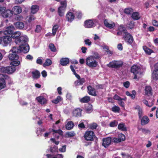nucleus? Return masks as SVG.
Here are the masks:
<instances>
[{
  "mask_svg": "<svg viewBox=\"0 0 158 158\" xmlns=\"http://www.w3.org/2000/svg\"><path fill=\"white\" fill-rule=\"evenodd\" d=\"M61 5L58 8V13L59 16L62 17L64 16V12L67 7V2H61Z\"/></svg>",
  "mask_w": 158,
  "mask_h": 158,
  "instance_id": "nucleus-6",
  "label": "nucleus"
},
{
  "mask_svg": "<svg viewBox=\"0 0 158 158\" xmlns=\"http://www.w3.org/2000/svg\"><path fill=\"white\" fill-rule=\"evenodd\" d=\"M135 109H137L138 111V116L139 119H141L143 115V112L142 109L139 106H137L135 108Z\"/></svg>",
  "mask_w": 158,
  "mask_h": 158,
  "instance_id": "nucleus-34",
  "label": "nucleus"
},
{
  "mask_svg": "<svg viewBox=\"0 0 158 158\" xmlns=\"http://www.w3.org/2000/svg\"><path fill=\"white\" fill-rule=\"evenodd\" d=\"M98 125L96 123H93L90 125V128L92 130L96 129Z\"/></svg>",
  "mask_w": 158,
  "mask_h": 158,
  "instance_id": "nucleus-50",
  "label": "nucleus"
},
{
  "mask_svg": "<svg viewBox=\"0 0 158 158\" xmlns=\"http://www.w3.org/2000/svg\"><path fill=\"white\" fill-rule=\"evenodd\" d=\"M79 101L82 103H88L90 101V97L89 96H85L80 99Z\"/></svg>",
  "mask_w": 158,
  "mask_h": 158,
  "instance_id": "nucleus-30",
  "label": "nucleus"
},
{
  "mask_svg": "<svg viewBox=\"0 0 158 158\" xmlns=\"http://www.w3.org/2000/svg\"><path fill=\"white\" fill-rule=\"evenodd\" d=\"M85 82V79L84 78H81L79 79H78L75 81L74 84L76 86L82 85L83 83Z\"/></svg>",
  "mask_w": 158,
  "mask_h": 158,
  "instance_id": "nucleus-27",
  "label": "nucleus"
},
{
  "mask_svg": "<svg viewBox=\"0 0 158 158\" xmlns=\"http://www.w3.org/2000/svg\"><path fill=\"white\" fill-rule=\"evenodd\" d=\"M118 129L122 131H127L126 127L125 126V124L123 123H120L118 124Z\"/></svg>",
  "mask_w": 158,
  "mask_h": 158,
  "instance_id": "nucleus-33",
  "label": "nucleus"
},
{
  "mask_svg": "<svg viewBox=\"0 0 158 158\" xmlns=\"http://www.w3.org/2000/svg\"><path fill=\"white\" fill-rule=\"evenodd\" d=\"M28 40V38L25 36L20 35L19 38L15 40V42L16 44L21 45L26 43Z\"/></svg>",
  "mask_w": 158,
  "mask_h": 158,
  "instance_id": "nucleus-10",
  "label": "nucleus"
},
{
  "mask_svg": "<svg viewBox=\"0 0 158 158\" xmlns=\"http://www.w3.org/2000/svg\"><path fill=\"white\" fill-rule=\"evenodd\" d=\"M152 23L154 26L158 27V21L154 20L152 21Z\"/></svg>",
  "mask_w": 158,
  "mask_h": 158,
  "instance_id": "nucleus-62",
  "label": "nucleus"
},
{
  "mask_svg": "<svg viewBox=\"0 0 158 158\" xmlns=\"http://www.w3.org/2000/svg\"><path fill=\"white\" fill-rule=\"evenodd\" d=\"M112 141L114 143H117L121 142V140L119 139V138L114 137L113 138Z\"/></svg>",
  "mask_w": 158,
  "mask_h": 158,
  "instance_id": "nucleus-58",
  "label": "nucleus"
},
{
  "mask_svg": "<svg viewBox=\"0 0 158 158\" xmlns=\"http://www.w3.org/2000/svg\"><path fill=\"white\" fill-rule=\"evenodd\" d=\"M88 94L91 95L96 96L97 95L95 89L90 85H89L87 87Z\"/></svg>",
  "mask_w": 158,
  "mask_h": 158,
  "instance_id": "nucleus-20",
  "label": "nucleus"
},
{
  "mask_svg": "<svg viewBox=\"0 0 158 158\" xmlns=\"http://www.w3.org/2000/svg\"><path fill=\"white\" fill-rule=\"evenodd\" d=\"M132 94H131L129 91H127L126 92V94L127 95L131 97L132 99H134L135 97L136 92L135 90H133L132 91Z\"/></svg>",
  "mask_w": 158,
  "mask_h": 158,
  "instance_id": "nucleus-37",
  "label": "nucleus"
},
{
  "mask_svg": "<svg viewBox=\"0 0 158 158\" xmlns=\"http://www.w3.org/2000/svg\"><path fill=\"white\" fill-rule=\"evenodd\" d=\"M84 42L85 44L88 46H90L92 44V42L90 41V40L89 39L85 40Z\"/></svg>",
  "mask_w": 158,
  "mask_h": 158,
  "instance_id": "nucleus-57",
  "label": "nucleus"
},
{
  "mask_svg": "<svg viewBox=\"0 0 158 158\" xmlns=\"http://www.w3.org/2000/svg\"><path fill=\"white\" fill-rule=\"evenodd\" d=\"M17 47L21 49V52H23L24 53H27L29 50V46L27 43L21 45L19 47Z\"/></svg>",
  "mask_w": 158,
  "mask_h": 158,
  "instance_id": "nucleus-14",
  "label": "nucleus"
},
{
  "mask_svg": "<svg viewBox=\"0 0 158 158\" xmlns=\"http://www.w3.org/2000/svg\"><path fill=\"white\" fill-rule=\"evenodd\" d=\"M52 61L50 59H47L45 62L43 64V66L44 67L49 66L52 64Z\"/></svg>",
  "mask_w": 158,
  "mask_h": 158,
  "instance_id": "nucleus-40",
  "label": "nucleus"
},
{
  "mask_svg": "<svg viewBox=\"0 0 158 158\" xmlns=\"http://www.w3.org/2000/svg\"><path fill=\"white\" fill-rule=\"evenodd\" d=\"M131 71L134 74H138L140 71V68L137 65H133L131 68Z\"/></svg>",
  "mask_w": 158,
  "mask_h": 158,
  "instance_id": "nucleus-18",
  "label": "nucleus"
},
{
  "mask_svg": "<svg viewBox=\"0 0 158 158\" xmlns=\"http://www.w3.org/2000/svg\"><path fill=\"white\" fill-rule=\"evenodd\" d=\"M84 137L86 140L92 141H94V138L95 137V135L93 131H90L85 132Z\"/></svg>",
  "mask_w": 158,
  "mask_h": 158,
  "instance_id": "nucleus-7",
  "label": "nucleus"
},
{
  "mask_svg": "<svg viewBox=\"0 0 158 158\" xmlns=\"http://www.w3.org/2000/svg\"><path fill=\"white\" fill-rule=\"evenodd\" d=\"M35 19L34 15H30L28 19L27 20L28 22L29 23H31Z\"/></svg>",
  "mask_w": 158,
  "mask_h": 158,
  "instance_id": "nucleus-51",
  "label": "nucleus"
},
{
  "mask_svg": "<svg viewBox=\"0 0 158 158\" xmlns=\"http://www.w3.org/2000/svg\"><path fill=\"white\" fill-rule=\"evenodd\" d=\"M36 99L38 102L41 104L45 105L47 103V100L43 96H39L36 97Z\"/></svg>",
  "mask_w": 158,
  "mask_h": 158,
  "instance_id": "nucleus-25",
  "label": "nucleus"
},
{
  "mask_svg": "<svg viewBox=\"0 0 158 158\" xmlns=\"http://www.w3.org/2000/svg\"><path fill=\"white\" fill-rule=\"evenodd\" d=\"M20 62L19 61L17 60H12V61L10 62V65H12V66L15 67L18 66L20 64Z\"/></svg>",
  "mask_w": 158,
  "mask_h": 158,
  "instance_id": "nucleus-41",
  "label": "nucleus"
},
{
  "mask_svg": "<svg viewBox=\"0 0 158 158\" xmlns=\"http://www.w3.org/2000/svg\"><path fill=\"white\" fill-rule=\"evenodd\" d=\"M75 15L74 14L70 11L68 12L66 15V18L68 22L71 23L74 19Z\"/></svg>",
  "mask_w": 158,
  "mask_h": 158,
  "instance_id": "nucleus-15",
  "label": "nucleus"
},
{
  "mask_svg": "<svg viewBox=\"0 0 158 158\" xmlns=\"http://www.w3.org/2000/svg\"><path fill=\"white\" fill-rule=\"evenodd\" d=\"M123 65V62L121 60H113L107 64V66L112 68L119 69Z\"/></svg>",
  "mask_w": 158,
  "mask_h": 158,
  "instance_id": "nucleus-3",
  "label": "nucleus"
},
{
  "mask_svg": "<svg viewBox=\"0 0 158 158\" xmlns=\"http://www.w3.org/2000/svg\"><path fill=\"white\" fill-rule=\"evenodd\" d=\"M61 97L59 96H58L56 98L52 100V102L55 104H57L61 101Z\"/></svg>",
  "mask_w": 158,
  "mask_h": 158,
  "instance_id": "nucleus-47",
  "label": "nucleus"
},
{
  "mask_svg": "<svg viewBox=\"0 0 158 158\" xmlns=\"http://www.w3.org/2000/svg\"><path fill=\"white\" fill-rule=\"evenodd\" d=\"M143 49L145 52L148 55H150L153 52V50L149 48L146 46H143Z\"/></svg>",
  "mask_w": 158,
  "mask_h": 158,
  "instance_id": "nucleus-32",
  "label": "nucleus"
},
{
  "mask_svg": "<svg viewBox=\"0 0 158 158\" xmlns=\"http://www.w3.org/2000/svg\"><path fill=\"white\" fill-rule=\"evenodd\" d=\"M111 110L114 113L119 112L120 110V108L118 106H115L112 108Z\"/></svg>",
  "mask_w": 158,
  "mask_h": 158,
  "instance_id": "nucleus-44",
  "label": "nucleus"
},
{
  "mask_svg": "<svg viewBox=\"0 0 158 158\" xmlns=\"http://www.w3.org/2000/svg\"><path fill=\"white\" fill-rule=\"evenodd\" d=\"M15 30V28L13 26H10L7 27L6 28V30L4 32L5 35H7L10 36L14 33V31Z\"/></svg>",
  "mask_w": 158,
  "mask_h": 158,
  "instance_id": "nucleus-17",
  "label": "nucleus"
},
{
  "mask_svg": "<svg viewBox=\"0 0 158 158\" xmlns=\"http://www.w3.org/2000/svg\"><path fill=\"white\" fill-rule=\"evenodd\" d=\"M133 9L129 7L124 9V13L128 15H130L133 12Z\"/></svg>",
  "mask_w": 158,
  "mask_h": 158,
  "instance_id": "nucleus-39",
  "label": "nucleus"
},
{
  "mask_svg": "<svg viewBox=\"0 0 158 158\" xmlns=\"http://www.w3.org/2000/svg\"><path fill=\"white\" fill-rule=\"evenodd\" d=\"M96 20L94 19H88L84 22V26L85 27L90 28L95 26L94 23Z\"/></svg>",
  "mask_w": 158,
  "mask_h": 158,
  "instance_id": "nucleus-12",
  "label": "nucleus"
},
{
  "mask_svg": "<svg viewBox=\"0 0 158 158\" xmlns=\"http://www.w3.org/2000/svg\"><path fill=\"white\" fill-rule=\"evenodd\" d=\"M141 124L142 126L148 124L150 121L148 117L146 115L144 116L141 118Z\"/></svg>",
  "mask_w": 158,
  "mask_h": 158,
  "instance_id": "nucleus-21",
  "label": "nucleus"
},
{
  "mask_svg": "<svg viewBox=\"0 0 158 158\" xmlns=\"http://www.w3.org/2000/svg\"><path fill=\"white\" fill-rule=\"evenodd\" d=\"M142 102L144 104L149 107H151L152 105V104H148V101L145 99L143 100Z\"/></svg>",
  "mask_w": 158,
  "mask_h": 158,
  "instance_id": "nucleus-54",
  "label": "nucleus"
},
{
  "mask_svg": "<svg viewBox=\"0 0 158 158\" xmlns=\"http://www.w3.org/2000/svg\"><path fill=\"white\" fill-rule=\"evenodd\" d=\"M104 86V85L98 84L95 85V88L97 89H102L103 88Z\"/></svg>",
  "mask_w": 158,
  "mask_h": 158,
  "instance_id": "nucleus-56",
  "label": "nucleus"
},
{
  "mask_svg": "<svg viewBox=\"0 0 158 158\" xmlns=\"http://www.w3.org/2000/svg\"><path fill=\"white\" fill-rule=\"evenodd\" d=\"M131 17L135 20H137L140 18L139 13L137 12H133L132 14Z\"/></svg>",
  "mask_w": 158,
  "mask_h": 158,
  "instance_id": "nucleus-36",
  "label": "nucleus"
},
{
  "mask_svg": "<svg viewBox=\"0 0 158 158\" xmlns=\"http://www.w3.org/2000/svg\"><path fill=\"white\" fill-rule=\"evenodd\" d=\"M103 23L105 26L106 27L110 29L113 28L115 26V24L114 23L112 22L110 23L108 22V21L106 19L104 20Z\"/></svg>",
  "mask_w": 158,
  "mask_h": 158,
  "instance_id": "nucleus-23",
  "label": "nucleus"
},
{
  "mask_svg": "<svg viewBox=\"0 0 158 158\" xmlns=\"http://www.w3.org/2000/svg\"><path fill=\"white\" fill-rule=\"evenodd\" d=\"M124 33L125 34L123 35L124 40L128 44L131 45L134 40L133 37L127 31Z\"/></svg>",
  "mask_w": 158,
  "mask_h": 158,
  "instance_id": "nucleus-8",
  "label": "nucleus"
},
{
  "mask_svg": "<svg viewBox=\"0 0 158 158\" xmlns=\"http://www.w3.org/2000/svg\"><path fill=\"white\" fill-rule=\"evenodd\" d=\"M145 93L146 95L148 96L152 95V89L150 86H147L145 88Z\"/></svg>",
  "mask_w": 158,
  "mask_h": 158,
  "instance_id": "nucleus-28",
  "label": "nucleus"
},
{
  "mask_svg": "<svg viewBox=\"0 0 158 158\" xmlns=\"http://www.w3.org/2000/svg\"><path fill=\"white\" fill-rule=\"evenodd\" d=\"M82 111V110L80 108H75L73 110L72 112L73 115L77 117H81Z\"/></svg>",
  "mask_w": 158,
  "mask_h": 158,
  "instance_id": "nucleus-16",
  "label": "nucleus"
},
{
  "mask_svg": "<svg viewBox=\"0 0 158 158\" xmlns=\"http://www.w3.org/2000/svg\"><path fill=\"white\" fill-rule=\"evenodd\" d=\"M4 36L2 37V44L4 46H7L10 44L12 41L11 37L8 35H5Z\"/></svg>",
  "mask_w": 158,
  "mask_h": 158,
  "instance_id": "nucleus-9",
  "label": "nucleus"
},
{
  "mask_svg": "<svg viewBox=\"0 0 158 158\" xmlns=\"http://www.w3.org/2000/svg\"><path fill=\"white\" fill-rule=\"evenodd\" d=\"M152 77L154 80L157 81L158 80V71H153Z\"/></svg>",
  "mask_w": 158,
  "mask_h": 158,
  "instance_id": "nucleus-46",
  "label": "nucleus"
},
{
  "mask_svg": "<svg viewBox=\"0 0 158 158\" xmlns=\"http://www.w3.org/2000/svg\"><path fill=\"white\" fill-rule=\"evenodd\" d=\"M124 86L126 88H128L130 85V82L128 81H126L123 83Z\"/></svg>",
  "mask_w": 158,
  "mask_h": 158,
  "instance_id": "nucleus-60",
  "label": "nucleus"
},
{
  "mask_svg": "<svg viewBox=\"0 0 158 158\" xmlns=\"http://www.w3.org/2000/svg\"><path fill=\"white\" fill-rule=\"evenodd\" d=\"M21 35V33L19 31L15 32L11 35V38L15 39L16 40L17 38H19Z\"/></svg>",
  "mask_w": 158,
  "mask_h": 158,
  "instance_id": "nucleus-38",
  "label": "nucleus"
},
{
  "mask_svg": "<svg viewBox=\"0 0 158 158\" xmlns=\"http://www.w3.org/2000/svg\"><path fill=\"white\" fill-rule=\"evenodd\" d=\"M59 26L57 25H55L52 27V33L53 35H56L57 30L59 28Z\"/></svg>",
  "mask_w": 158,
  "mask_h": 158,
  "instance_id": "nucleus-42",
  "label": "nucleus"
},
{
  "mask_svg": "<svg viewBox=\"0 0 158 158\" xmlns=\"http://www.w3.org/2000/svg\"><path fill=\"white\" fill-rule=\"evenodd\" d=\"M15 70V67L10 66L6 67L2 66L0 68V71L1 73L8 74L13 73Z\"/></svg>",
  "mask_w": 158,
  "mask_h": 158,
  "instance_id": "nucleus-4",
  "label": "nucleus"
},
{
  "mask_svg": "<svg viewBox=\"0 0 158 158\" xmlns=\"http://www.w3.org/2000/svg\"><path fill=\"white\" fill-rule=\"evenodd\" d=\"M31 73L32 78L34 79H38L40 76V73L37 70L32 71Z\"/></svg>",
  "mask_w": 158,
  "mask_h": 158,
  "instance_id": "nucleus-24",
  "label": "nucleus"
},
{
  "mask_svg": "<svg viewBox=\"0 0 158 158\" xmlns=\"http://www.w3.org/2000/svg\"><path fill=\"white\" fill-rule=\"evenodd\" d=\"M8 78V76L6 74H2L0 78V90L4 88L6 86V80Z\"/></svg>",
  "mask_w": 158,
  "mask_h": 158,
  "instance_id": "nucleus-11",
  "label": "nucleus"
},
{
  "mask_svg": "<svg viewBox=\"0 0 158 158\" xmlns=\"http://www.w3.org/2000/svg\"><path fill=\"white\" fill-rule=\"evenodd\" d=\"M94 60H96L99 58V54L97 52H94L93 56H91Z\"/></svg>",
  "mask_w": 158,
  "mask_h": 158,
  "instance_id": "nucleus-52",
  "label": "nucleus"
},
{
  "mask_svg": "<svg viewBox=\"0 0 158 158\" xmlns=\"http://www.w3.org/2000/svg\"><path fill=\"white\" fill-rule=\"evenodd\" d=\"M66 135L69 137H73L74 136V134L73 133L71 132H67L66 133Z\"/></svg>",
  "mask_w": 158,
  "mask_h": 158,
  "instance_id": "nucleus-63",
  "label": "nucleus"
},
{
  "mask_svg": "<svg viewBox=\"0 0 158 158\" xmlns=\"http://www.w3.org/2000/svg\"><path fill=\"white\" fill-rule=\"evenodd\" d=\"M118 138L121 140V142L123 141L125 139V136L123 134H119L118 135Z\"/></svg>",
  "mask_w": 158,
  "mask_h": 158,
  "instance_id": "nucleus-49",
  "label": "nucleus"
},
{
  "mask_svg": "<svg viewBox=\"0 0 158 158\" xmlns=\"http://www.w3.org/2000/svg\"><path fill=\"white\" fill-rule=\"evenodd\" d=\"M135 26L134 23L132 21H130L129 23L127 24V27L128 29H132Z\"/></svg>",
  "mask_w": 158,
  "mask_h": 158,
  "instance_id": "nucleus-45",
  "label": "nucleus"
},
{
  "mask_svg": "<svg viewBox=\"0 0 158 158\" xmlns=\"http://www.w3.org/2000/svg\"><path fill=\"white\" fill-rule=\"evenodd\" d=\"M13 15V12L11 10L6 9L4 7H0V15L4 18H10Z\"/></svg>",
  "mask_w": 158,
  "mask_h": 158,
  "instance_id": "nucleus-2",
  "label": "nucleus"
},
{
  "mask_svg": "<svg viewBox=\"0 0 158 158\" xmlns=\"http://www.w3.org/2000/svg\"><path fill=\"white\" fill-rule=\"evenodd\" d=\"M41 27L40 25H37L36 26V29L35 30V32H39L41 31Z\"/></svg>",
  "mask_w": 158,
  "mask_h": 158,
  "instance_id": "nucleus-55",
  "label": "nucleus"
},
{
  "mask_svg": "<svg viewBox=\"0 0 158 158\" xmlns=\"http://www.w3.org/2000/svg\"><path fill=\"white\" fill-rule=\"evenodd\" d=\"M36 62L37 64L41 65L42 64V60L40 57H39L37 59Z\"/></svg>",
  "mask_w": 158,
  "mask_h": 158,
  "instance_id": "nucleus-64",
  "label": "nucleus"
},
{
  "mask_svg": "<svg viewBox=\"0 0 158 158\" xmlns=\"http://www.w3.org/2000/svg\"><path fill=\"white\" fill-rule=\"evenodd\" d=\"M39 6L37 5H32L31 8V13L33 14L36 13L39 10Z\"/></svg>",
  "mask_w": 158,
  "mask_h": 158,
  "instance_id": "nucleus-35",
  "label": "nucleus"
},
{
  "mask_svg": "<svg viewBox=\"0 0 158 158\" xmlns=\"http://www.w3.org/2000/svg\"><path fill=\"white\" fill-rule=\"evenodd\" d=\"M10 52L8 55L9 59L11 61L17 60L19 59V56L18 54L21 53V49L17 47H13Z\"/></svg>",
  "mask_w": 158,
  "mask_h": 158,
  "instance_id": "nucleus-1",
  "label": "nucleus"
},
{
  "mask_svg": "<svg viewBox=\"0 0 158 158\" xmlns=\"http://www.w3.org/2000/svg\"><path fill=\"white\" fill-rule=\"evenodd\" d=\"M117 125V122L115 120L111 122L110 124V127H114L116 126Z\"/></svg>",
  "mask_w": 158,
  "mask_h": 158,
  "instance_id": "nucleus-53",
  "label": "nucleus"
},
{
  "mask_svg": "<svg viewBox=\"0 0 158 158\" xmlns=\"http://www.w3.org/2000/svg\"><path fill=\"white\" fill-rule=\"evenodd\" d=\"M14 24L16 28L20 30L23 29L24 27V24L23 22L18 21L14 23Z\"/></svg>",
  "mask_w": 158,
  "mask_h": 158,
  "instance_id": "nucleus-22",
  "label": "nucleus"
},
{
  "mask_svg": "<svg viewBox=\"0 0 158 158\" xmlns=\"http://www.w3.org/2000/svg\"><path fill=\"white\" fill-rule=\"evenodd\" d=\"M12 11L13 14L14 13L15 15H17L22 12V9L20 6H14L13 9Z\"/></svg>",
  "mask_w": 158,
  "mask_h": 158,
  "instance_id": "nucleus-26",
  "label": "nucleus"
},
{
  "mask_svg": "<svg viewBox=\"0 0 158 158\" xmlns=\"http://www.w3.org/2000/svg\"><path fill=\"white\" fill-rule=\"evenodd\" d=\"M69 63V60L67 58H62L60 59V64L62 66H66Z\"/></svg>",
  "mask_w": 158,
  "mask_h": 158,
  "instance_id": "nucleus-29",
  "label": "nucleus"
},
{
  "mask_svg": "<svg viewBox=\"0 0 158 158\" xmlns=\"http://www.w3.org/2000/svg\"><path fill=\"white\" fill-rule=\"evenodd\" d=\"M112 139L111 137L104 138L102 139V145L105 148H107L111 144Z\"/></svg>",
  "mask_w": 158,
  "mask_h": 158,
  "instance_id": "nucleus-13",
  "label": "nucleus"
},
{
  "mask_svg": "<svg viewBox=\"0 0 158 158\" xmlns=\"http://www.w3.org/2000/svg\"><path fill=\"white\" fill-rule=\"evenodd\" d=\"M121 98L117 94H115L113 97V99L118 101H120Z\"/></svg>",
  "mask_w": 158,
  "mask_h": 158,
  "instance_id": "nucleus-61",
  "label": "nucleus"
},
{
  "mask_svg": "<svg viewBox=\"0 0 158 158\" xmlns=\"http://www.w3.org/2000/svg\"><path fill=\"white\" fill-rule=\"evenodd\" d=\"M49 47L51 51L52 52H55L56 51V48L53 44H50L49 45Z\"/></svg>",
  "mask_w": 158,
  "mask_h": 158,
  "instance_id": "nucleus-43",
  "label": "nucleus"
},
{
  "mask_svg": "<svg viewBox=\"0 0 158 158\" xmlns=\"http://www.w3.org/2000/svg\"><path fill=\"white\" fill-rule=\"evenodd\" d=\"M118 31L117 32L118 35H122L123 32L124 35H125L124 32H127V30L126 28L123 25H121L118 27Z\"/></svg>",
  "mask_w": 158,
  "mask_h": 158,
  "instance_id": "nucleus-19",
  "label": "nucleus"
},
{
  "mask_svg": "<svg viewBox=\"0 0 158 158\" xmlns=\"http://www.w3.org/2000/svg\"><path fill=\"white\" fill-rule=\"evenodd\" d=\"M74 125L73 122L72 121L68 122L65 125V127L67 130H70L72 129L74 127Z\"/></svg>",
  "mask_w": 158,
  "mask_h": 158,
  "instance_id": "nucleus-31",
  "label": "nucleus"
},
{
  "mask_svg": "<svg viewBox=\"0 0 158 158\" xmlns=\"http://www.w3.org/2000/svg\"><path fill=\"white\" fill-rule=\"evenodd\" d=\"M86 63L87 65L92 68L96 67L98 65V62L96 60H94L92 56H90L86 59Z\"/></svg>",
  "mask_w": 158,
  "mask_h": 158,
  "instance_id": "nucleus-5",
  "label": "nucleus"
},
{
  "mask_svg": "<svg viewBox=\"0 0 158 158\" xmlns=\"http://www.w3.org/2000/svg\"><path fill=\"white\" fill-rule=\"evenodd\" d=\"M85 110L88 113L91 112L93 111L92 105L90 104H89L88 106L86 107Z\"/></svg>",
  "mask_w": 158,
  "mask_h": 158,
  "instance_id": "nucleus-48",
  "label": "nucleus"
},
{
  "mask_svg": "<svg viewBox=\"0 0 158 158\" xmlns=\"http://www.w3.org/2000/svg\"><path fill=\"white\" fill-rule=\"evenodd\" d=\"M78 127L79 128H82L83 129L85 128V125L83 122L79 123L78 125Z\"/></svg>",
  "mask_w": 158,
  "mask_h": 158,
  "instance_id": "nucleus-59",
  "label": "nucleus"
}]
</instances>
